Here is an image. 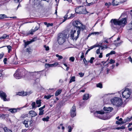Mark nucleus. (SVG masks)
I'll list each match as a JSON object with an SVG mask.
<instances>
[{
  "instance_id": "2f4dec72",
  "label": "nucleus",
  "mask_w": 132,
  "mask_h": 132,
  "mask_svg": "<svg viewBox=\"0 0 132 132\" xmlns=\"http://www.w3.org/2000/svg\"><path fill=\"white\" fill-rule=\"evenodd\" d=\"M49 119V117L47 116L46 118H43L42 120L43 121H47Z\"/></svg>"
},
{
  "instance_id": "09e8293b",
  "label": "nucleus",
  "mask_w": 132,
  "mask_h": 132,
  "mask_svg": "<svg viewBox=\"0 0 132 132\" xmlns=\"http://www.w3.org/2000/svg\"><path fill=\"white\" fill-rule=\"evenodd\" d=\"M75 59V58L73 57H71L70 58L69 60L72 62H73L74 61Z\"/></svg>"
},
{
  "instance_id": "de8ad7c7",
  "label": "nucleus",
  "mask_w": 132,
  "mask_h": 132,
  "mask_svg": "<svg viewBox=\"0 0 132 132\" xmlns=\"http://www.w3.org/2000/svg\"><path fill=\"white\" fill-rule=\"evenodd\" d=\"M4 55V54L3 52H2L0 54V60L3 57Z\"/></svg>"
},
{
  "instance_id": "052dcab7",
  "label": "nucleus",
  "mask_w": 132,
  "mask_h": 132,
  "mask_svg": "<svg viewBox=\"0 0 132 132\" xmlns=\"http://www.w3.org/2000/svg\"><path fill=\"white\" fill-rule=\"evenodd\" d=\"M27 117L26 115L23 114L21 116V117L22 118H25Z\"/></svg>"
},
{
  "instance_id": "a211bd4d",
  "label": "nucleus",
  "mask_w": 132,
  "mask_h": 132,
  "mask_svg": "<svg viewBox=\"0 0 132 132\" xmlns=\"http://www.w3.org/2000/svg\"><path fill=\"white\" fill-rule=\"evenodd\" d=\"M23 42H24V48H26L27 45L31 43L30 41L25 42V40H24Z\"/></svg>"
},
{
  "instance_id": "864d4df0",
  "label": "nucleus",
  "mask_w": 132,
  "mask_h": 132,
  "mask_svg": "<svg viewBox=\"0 0 132 132\" xmlns=\"http://www.w3.org/2000/svg\"><path fill=\"white\" fill-rule=\"evenodd\" d=\"M97 46H99L98 47H100L99 48H100V49H101V50H102L104 48V46H102L101 45H98Z\"/></svg>"
},
{
  "instance_id": "8fccbe9b",
  "label": "nucleus",
  "mask_w": 132,
  "mask_h": 132,
  "mask_svg": "<svg viewBox=\"0 0 132 132\" xmlns=\"http://www.w3.org/2000/svg\"><path fill=\"white\" fill-rule=\"evenodd\" d=\"M36 38H37L36 37H35L34 38H33L30 41V42H31V43L32 42H34V41H35L36 40Z\"/></svg>"
},
{
  "instance_id": "72a5a7b5",
  "label": "nucleus",
  "mask_w": 132,
  "mask_h": 132,
  "mask_svg": "<svg viewBox=\"0 0 132 132\" xmlns=\"http://www.w3.org/2000/svg\"><path fill=\"white\" fill-rule=\"evenodd\" d=\"M56 56L58 58V60H60V59L63 58L62 56L61 55H60L58 54H56Z\"/></svg>"
},
{
  "instance_id": "6e6d98bb",
  "label": "nucleus",
  "mask_w": 132,
  "mask_h": 132,
  "mask_svg": "<svg viewBox=\"0 0 132 132\" xmlns=\"http://www.w3.org/2000/svg\"><path fill=\"white\" fill-rule=\"evenodd\" d=\"M7 61V59L6 58L4 59L3 60V62L5 64H6V61Z\"/></svg>"
},
{
  "instance_id": "423d86ee",
  "label": "nucleus",
  "mask_w": 132,
  "mask_h": 132,
  "mask_svg": "<svg viewBox=\"0 0 132 132\" xmlns=\"http://www.w3.org/2000/svg\"><path fill=\"white\" fill-rule=\"evenodd\" d=\"M80 31L78 30L77 33L76 30H75L73 31L71 30L72 33L71 34V37L73 40H76L77 39L79 36Z\"/></svg>"
},
{
  "instance_id": "680f3d73",
  "label": "nucleus",
  "mask_w": 132,
  "mask_h": 132,
  "mask_svg": "<svg viewBox=\"0 0 132 132\" xmlns=\"http://www.w3.org/2000/svg\"><path fill=\"white\" fill-rule=\"evenodd\" d=\"M116 124H118V125L122 124H123L121 123V122H120L118 121H116Z\"/></svg>"
},
{
  "instance_id": "cd10ccee",
  "label": "nucleus",
  "mask_w": 132,
  "mask_h": 132,
  "mask_svg": "<svg viewBox=\"0 0 132 132\" xmlns=\"http://www.w3.org/2000/svg\"><path fill=\"white\" fill-rule=\"evenodd\" d=\"M75 77L73 76L71 77L69 81V83H70L72 82L75 81Z\"/></svg>"
},
{
  "instance_id": "7c9ffc66",
  "label": "nucleus",
  "mask_w": 132,
  "mask_h": 132,
  "mask_svg": "<svg viewBox=\"0 0 132 132\" xmlns=\"http://www.w3.org/2000/svg\"><path fill=\"white\" fill-rule=\"evenodd\" d=\"M96 87L100 88H102V85L101 83H99L96 84Z\"/></svg>"
},
{
  "instance_id": "774afa93",
  "label": "nucleus",
  "mask_w": 132,
  "mask_h": 132,
  "mask_svg": "<svg viewBox=\"0 0 132 132\" xmlns=\"http://www.w3.org/2000/svg\"><path fill=\"white\" fill-rule=\"evenodd\" d=\"M84 57V53L83 52L81 53V55L80 56V58L81 59H83Z\"/></svg>"
},
{
  "instance_id": "0eeeda50",
  "label": "nucleus",
  "mask_w": 132,
  "mask_h": 132,
  "mask_svg": "<svg viewBox=\"0 0 132 132\" xmlns=\"http://www.w3.org/2000/svg\"><path fill=\"white\" fill-rule=\"evenodd\" d=\"M75 11L76 13H77L83 14L86 13V12L85 8L81 6L76 8L75 9Z\"/></svg>"
},
{
  "instance_id": "b1692460",
  "label": "nucleus",
  "mask_w": 132,
  "mask_h": 132,
  "mask_svg": "<svg viewBox=\"0 0 132 132\" xmlns=\"http://www.w3.org/2000/svg\"><path fill=\"white\" fill-rule=\"evenodd\" d=\"M58 65V63L57 62H55L54 63L52 64H50V67H56Z\"/></svg>"
},
{
  "instance_id": "49530a36",
  "label": "nucleus",
  "mask_w": 132,
  "mask_h": 132,
  "mask_svg": "<svg viewBox=\"0 0 132 132\" xmlns=\"http://www.w3.org/2000/svg\"><path fill=\"white\" fill-rule=\"evenodd\" d=\"M36 105V103L35 102H32L31 105L32 106V108H35V105Z\"/></svg>"
},
{
  "instance_id": "393cba45",
  "label": "nucleus",
  "mask_w": 132,
  "mask_h": 132,
  "mask_svg": "<svg viewBox=\"0 0 132 132\" xmlns=\"http://www.w3.org/2000/svg\"><path fill=\"white\" fill-rule=\"evenodd\" d=\"M41 100H37L36 101V103L37 104H38V107H39L41 106Z\"/></svg>"
},
{
  "instance_id": "20e7f679",
  "label": "nucleus",
  "mask_w": 132,
  "mask_h": 132,
  "mask_svg": "<svg viewBox=\"0 0 132 132\" xmlns=\"http://www.w3.org/2000/svg\"><path fill=\"white\" fill-rule=\"evenodd\" d=\"M104 110L105 112H104L103 110H101L100 111H96L94 113V115L95 116H99L98 115L99 114H103L105 113H108L109 112H110L113 110V108L112 107H104Z\"/></svg>"
},
{
  "instance_id": "39448f33",
  "label": "nucleus",
  "mask_w": 132,
  "mask_h": 132,
  "mask_svg": "<svg viewBox=\"0 0 132 132\" xmlns=\"http://www.w3.org/2000/svg\"><path fill=\"white\" fill-rule=\"evenodd\" d=\"M131 93V89L128 88L125 89L123 92H122V97L126 99L130 97Z\"/></svg>"
},
{
  "instance_id": "0e129e2a",
  "label": "nucleus",
  "mask_w": 132,
  "mask_h": 132,
  "mask_svg": "<svg viewBox=\"0 0 132 132\" xmlns=\"http://www.w3.org/2000/svg\"><path fill=\"white\" fill-rule=\"evenodd\" d=\"M23 92H20L18 93L17 95H19V96L23 95Z\"/></svg>"
},
{
  "instance_id": "412c9836",
  "label": "nucleus",
  "mask_w": 132,
  "mask_h": 132,
  "mask_svg": "<svg viewBox=\"0 0 132 132\" xmlns=\"http://www.w3.org/2000/svg\"><path fill=\"white\" fill-rule=\"evenodd\" d=\"M32 92H23V96H25L27 95H29L30 94L32 93Z\"/></svg>"
},
{
  "instance_id": "ea45409f",
  "label": "nucleus",
  "mask_w": 132,
  "mask_h": 132,
  "mask_svg": "<svg viewBox=\"0 0 132 132\" xmlns=\"http://www.w3.org/2000/svg\"><path fill=\"white\" fill-rule=\"evenodd\" d=\"M75 14H71L70 16L68 18V19H72V18H73V17H75Z\"/></svg>"
},
{
  "instance_id": "aec40b11",
  "label": "nucleus",
  "mask_w": 132,
  "mask_h": 132,
  "mask_svg": "<svg viewBox=\"0 0 132 132\" xmlns=\"http://www.w3.org/2000/svg\"><path fill=\"white\" fill-rule=\"evenodd\" d=\"M32 50L30 47H29L26 50V52H28L29 54L31 53L32 52Z\"/></svg>"
},
{
  "instance_id": "f03ea898",
  "label": "nucleus",
  "mask_w": 132,
  "mask_h": 132,
  "mask_svg": "<svg viewBox=\"0 0 132 132\" xmlns=\"http://www.w3.org/2000/svg\"><path fill=\"white\" fill-rule=\"evenodd\" d=\"M112 104L116 106L119 107L122 104V99L117 97H114L111 100Z\"/></svg>"
},
{
  "instance_id": "c756f323",
  "label": "nucleus",
  "mask_w": 132,
  "mask_h": 132,
  "mask_svg": "<svg viewBox=\"0 0 132 132\" xmlns=\"http://www.w3.org/2000/svg\"><path fill=\"white\" fill-rule=\"evenodd\" d=\"M101 33V31H100V32H92V34L93 35H98L100 34Z\"/></svg>"
},
{
  "instance_id": "3c124183",
  "label": "nucleus",
  "mask_w": 132,
  "mask_h": 132,
  "mask_svg": "<svg viewBox=\"0 0 132 132\" xmlns=\"http://www.w3.org/2000/svg\"><path fill=\"white\" fill-rule=\"evenodd\" d=\"M44 47L45 48V50L46 51H48L49 50V47L48 46H46V45H44Z\"/></svg>"
},
{
  "instance_id": "a878e982",
  "label": "nucleus",
  "mask_w": 132,
  "mask_h": 132,
  "mask_svg": "<svg viewBox=\"0 0 132 132\" xmlns=\"http://www.w3.org/2000/svg\"><path fill=\"white\" fill-rule=\"evenodd\" d=\"M6 15L4 14H0V19L8 18Z\"/></svg>"
},
{
  "instance_id": "c85d7f7f",
  "label": "nucleus",
  "mask_w": 132,
  "mask_h": 132,
  "mask_svg": "<svg viewBox=\"0 0 132 132\" xmlns=\"http://www.w3.org/2000/svg\"><path fill=\"white\" fill-rule=\"evenodd\" d=\"M5 132H12V131L8 129L6 127H5L4 128Z\"/></svg>"
},
{
  "instance_id": "bf43d9fd",
  "label": "nucleus",
  "mask_w": 132,
  "mask_h": 132,
  "mask_svg": "<svg viewBox=\"0 0 132 132\" xmlns=\"http://www.w3.org/2000/svg\"><path fill=\"white\" fill-rule=\"evenodd\" d=\"M99 46H96V45H94V46H91V47H90V49L91 50V49H93V48L95 47H98Z\"/></svg>"
},
{
  "instance_id": "58836bf2",
  "label": "nucleus",
  "mask_w": 132,
  "mask_h": 132,
  "mask_svg": "<svg viewBox=\"0 0 132 132\" xmlns=\"http://www.w3.org/2000/svg\"><path fill=\"white\" fill-rule=\"evenodd\" d=\"M35 30L34 29H31L29 31V34H33V33L35 32Z\"/></svg>"
},
{
  "instance_id": "e433bc0d",
  "label": "nucleus",
  "mask_w": 132,
  "mask_h": 132,
  "mask_svg": "<svg viewBox=\"0 0 132 132\" xmlns=\"http://www.w3.org/2000/svg\"><path fill=\"white\" fill-rule=\"evenodd\" d=\"M125 128V127L124 126H122L120 127H118L116 128V129L118 130H119L120 129H124Z\"/></svg>"
},
{
  "instance_id": "4be33fe9",
  "label": "nucleus",
  "mask_w": 132,
  "mask_h": 132,
  "mask_svg": "<svg viewBox=\"0 0 132 132\" xmlns=\"http://www.w3.org/2000/svg\"><path fill=\"white\" fill-rule=\"evenodd\" d=\"M53 96V95H52L51 94H48L47 95L45 96L44 98L45 99H46L47 100H48Z\"/></svg>"
},
{
  "instance_id": "338daca9",
  "label": "nucleus",
  "mask_w": 132,
  "mask_h": 132,
  "mask_svg": "<svg viewBox=\"0 0 132 132\" xmlns=\"http://www.w3.org/2000/svg\"><path fill=\"white\" fill-rule=\"evenodd\" d=\"M79 74L81 77H82L84 75V74L82 72L79 73Z\"/></svg>"
},
{
  "instance_id": "13d9d810",
  "label": "nucleus",
  "mask_w": 132,
  "mask_h": 132,
  "mask_svg": "<svg viewBox=\"0 0 132 132\" xmlns=\"http://www.w3.org/2000/svg\"><path fill=\"white\" fill-rule=\"evenodd\" d=\"M110 55L114 54H116V52L114 51H111L110 53Z\"/></svg>"
},
{
  "instance_id": "bb28decb",
  "label": "nucleus",
  "mask_w": 132,
  "mask_h": 132,
  "mask_svg": "<svg viewBox=\"0 0 132 132\" xmlns=\"http://www.w3.org/2000/svg\"><path fill=\"white\" fill-rule=\"evenodd\" d=\"M28 121L27 120H24L23 122V124L25 125L26 127L28 128L29 127V125H28Z\"/></svg>"
},
{
  "instance_id": "5fc2aeb1",
  "label": "nucleus",
  "mask_w": 132,
  "mask_h": 132,
  "mask_svg": "<svg viewBox=\"0 0 132 132\" xmlns=\"http://www.w3.org/2000/svg\"><path fill=\"white\" fill-rule=\"evenodd\" d=\"M53 23H48V24H47V27H48L50 26H53Z\"/></svg>"
},
{
  "instance_id": "dca6fc26",
  "label": "nucleus",
  "mask_w": 132,
  "mask_h": 132,
  "mask_svg": "<svg viewBox=\"0 0 132 132\" xmlns=\"http://www.w3.org/2000/svg\"><path fill=\"white\" fill-rule=\"evenodd\" d=\"M132 119V117H131L130 118H128V117L125 119L123 120L121 122L122 124H124L126 123L127 122L131 121Z\"/></svg>"
},
{
  "instance_id": "f3484780",
  "label": "nucleus",
  "mask_w": 132,
  "mask_h": 132,
  "mask_svg": "<svg viewBox=\"0 0 132 132\" xmlns=\"http://www.w3.org/2000/svg\"><path fill=\"white\" fill-rule=\"evenodd\" d=\"M120 2H117L115 1V0H113L112 2V4L113 6H117L119 4Z\"/></svg>"
},
{
  "instance_id": "a19ab883",
  "label": "nucleus",
  "mask_w": 132,
  "mask_h": 132,
  "mask_svg": "<svg viewBox=\"0 0 132 132\" xmlns=\"http://www.w3.org/2000/svg\"><path fill=\"white\" fill-rule=\"evenodd\" d=\"M68 128L69 129L68 132H71L72 129V128L70 126H69Z\"/></svg>"
},
{
  "instance_id": "603ef678",
  "label": "nucleus",
  "mask_w": 132,
  "mask_h": 132,
  "mask_svg": "<svg viewBox=\"0 0 132 132\" xmlns=\"http://www.w3.org/2000/svg\"><path fill=\"white\" fill-rule=\"evenodd\" d=\"M115 62V61L114 60H113L112 59H111L109 63L110 64H112L114 63Z\"/></svg>"
},
{
  "instance_id": "6e6552de",
  "label": "nucleus",
  "mask_w": 132,
  "mask_h": 132,
  "mask_svg": "<svg viewBox=\"0 0 132 132\" xmlns=\"http://www.w3.org/2000/svg\"><path fill=\"white\" fill-rule=\"evenodd\" d=\"M73 25L77 28L78 30L81 31L80 27L81 25V23L79 21H76L73 22Z\"/></svg>"
},
{
  "instance_id": "4d7b16f0",
  "label": "nucleus",
  "mask_w": 132,
  "mask_h": 132,
  "mask_svg": "<svg viewBox=\"0 0 132 132\" xmlns=\"http://www.w3.org/2000/svg\"><path fill=\"white\" fill-rule=\"evenodd\" d=\"M45 105H44L43 107H41L39 109V110H42L45 108Z\"/></svg>"
},
{
  "instance_id": "473e14b6",
  "label": "nucleus",
  "mask_w": 132,
  "mask_h": 132,
  "mask_svg": "<svg viewBox=\"0 0 132 132\" xmlns=\"http://www.w3.org/2000/svg\"><path fill=\"white\" fill-rule=\"evenodd\" d=\"M83 61L85 66H87L88 65L87 62L85 58L83 59Z\"/></svg>"
},
{
  "instance_id": "e2e57ef3",
  "label": "nucleus",
  "mask_w": 132,
  "mask_h": 132,
  "mask_svg": "<svg viewBox=\"0 0 132 132\" xmlns=\"http://www.w3.org/2000/svg\"><path fill=\"white\" fill-rule=\"evenodd\" d=\"M45 67L46 68L50 67V64H45Z\"/></svg>"
},
{
  "instance_id": "9d476101",
  "label": "nucleus",
  "mask_w": 132,
  "mask_h": 132,
  "mask_svg": "<svg viewBox=\"0 0 132 132\" xmlns=\"http://www.w3.org/2000/svg\"><path fill=\"white\" fill-rule=\"evenodd\" d=\"M14 76L17 79H20L23 76L20 72L16 71L14 75Z\"/></svg>"
},
{
  "instance_id": "79ce46f5",
  "label": "nucleus",
  "mask_w": 132,
  "mask_h": 132,
  "mask_svg": "<svg viewBox=\"0 0 132 132\" xmlns=\"http://www.w3.org/2000/svg\"><path fill=\"white\" fill-rule=\"evenodd\" d=\"M39 111H40L39 113V115H43L44 114V110Z\"/></svg>"
},
{
  "instance_id": "f704fd0d",
  "label": "nucleus",
  "mask_w": 132,
  "mask_h": 132,
  "mask_svg": "<svg viewBox=\"0 0 132 132\" xmlns=\"http://www.w3.org/2000/svg\"><path fill=\"white\" fill-rule=\"evenodd\" d=\"M80 28H81V30H82V31L84 29H85V26L84 25H83L81 24V26L80 27Z\"/></svg>"
},
{
  "instance_id": "69168bd1",
  "label": "nucleus",
  "mask_w": 132,
  "mask_h": 132,
  "mask_svg": "<svg viewBox=\"0 0 132 132\" xmlns=\"http://www.w3.org/2000/svg\"><path fill=\"white\" fill-rule=\"evenodd\" d=\"M100 48H99V49L97 50H96V53L97 54H98L100 53Z\"/></svg>"
},
{
  "instance_id": "4468645a",
  "label": "nucleus",
  "mask_w": 132,
  "mask_h": 132,
  "mask_svg": "<svg viewBox=\"0 0 132 132\" xmlns=\"http://www.w3.org/2000/svg\"><path fill=\"white\" fill-rule=\"evenodd\" d=\"M9 35L6 34L3 35L2 36L0 37V40L3 39L4 40L6 39H9Z\"/></svg>"
},
{
  "instance_id": "c9c22d12",
  "label": "nucleus",
  "mask_w": 132,
  "mask_h": 132,
  "mask_svg": "<svg viewBox=\"0 0 132 132\" xmlns=\"http://www.w3.org/2000/svg\"><path fill=\"white\" fill-rule=\"evenodd\" d=\"M7 46L8 49V53H9L10 51L11 50L12 47L10 45H8Z\"/></svg>"
},
{
  "instance_id": "6ab92c4d",
  "label": "nucleus",
  "mask_w": 132,
  "mask_h": 132,
  "mask_svg": "<svg viewBox=\"0 0 132 132\" xmlns=\"http://www.w3.org/2000/svg\"><path fill=\"white\" fill-rule=\"evenodd\" d=\"M89 97V94H86L84 95L83 99L84 100H87Z\"/></svg>"
},
{
  "instance_id": "f8f14e48",
  "label": "nucleus",
  "mask_w": 132,
  "mask_h": 132,
  "mask_svg": "<svg viewBox=\"0 0 132 132\" xmlns=\"http://www.w3.org/2000/svg\"><path fill=\"white\" fill-rule=\"evenodd\" d=\"M21 108H11L9 109V111L11 113H14L17 112L18 110H20Z\"/></svg>"
},
{
  "instance_id": "5701e85b",
  "label": "nucleus",
  "mask_w": 132,
  "mask_h": 132,
  "mask_svg": "<svg viewBox=\"0 0 132 132\" xmlns=\"http://www.w3.org/2000/svg\"><path fill=\"white\" fill-rule=\"evenodd\" d=\"M62 92L61 90H57L55 94V96H57L59 95Z\"/></svg>"
},
{
  "instance_id": "9b49d317",
  "label": "nucleus",
  "mask_w": 132,
  "mask_h": 132,
  "mask_svg": "<svg viewBox=\"0 0 132 132\" xmlns=\"http://www.w3.org/2000/svg\"><path fill=\"white\" fill-rule=\"evenodd\" d=\"M0 96L4 101H6V98L7 96L6 94L3 91H0Z\"/></svg>"
},
{
  "instance_id": "a18cd8bd",
  "label": "nucleus",
  "mask_w": 132,
  "mask_h": 132,
  "mask_svg": "<svg viewBox=\"0 0 132 132\" xmlns=\"http://www.w3.org/2000/svg\"><path fill=\"white\" fill-rule=\"evenodd\" d=\"M100 119H103V120H105L107 119V118L106 117H102L101 116L99 117Z\"/></svg>"
},
{
  "instance_id": "4c0bfd02",
  "label": "nucleus",
  "mask_w": 132,
  "mask_h": 132,
  "mask_svg": "<svg viewBox=\"0 0 132 132\" xmlns=\"http://www.w3.org/2000/svg\"><path fill=\"white\" fill-rule=\"evenodd\" d=\"M94 59V58L92 57L91 58L90 60L88 61V62H90L91 63H92L93 62V60Z\"/></svg>"
},
{
  "instance_id": "1a4fd4ad",
  "label": "nucleus",
  "mask_w": 132,
  "mask_h": 132,
  "mask_svg": "<svg viewBox=\"0 0 132 132\" xmlns=\"http://www.w3.org/2000/svg\"><path fill=\"white\" fill-rule=\"evenodd\" d=\"M70 113L71 117H73L76 115V107L74 105L71 109Z\"/></svg>"
},
{
  "instance_id": "7ed1b4c3",
  "label": "nucleus",
  "mask_w": 132,
  "mask_h": 132,
  "mask_svg": "<svg viewBox=\"0 0 132 132\" xmlns=\"http://www.w3.org/2000/svg\"><path fill=\"white\" fill-rule=\"evenodd\" d=\"M67 35L64 33L59 34L58 35L57 38V41L60 45L62 44L65 41Z\"/></svg>"
},
{
  "instance_id": "37998d69",
  "label": "nucleus",
  "mask_w": 132,
  "mask_h": 132,
  "mask_svg": "<svg viewBox=\"0 0 132 132\" xmlns=\"http://www.w3.org/2000/svg\"><path fill=\"white\" fill-rule=\"evenodd\" d=\"M113 36H112L111 37L109 38H107L106 39H105V40H104L103 42L104 43H108V39H110L112 37H113Z\"/></svg>"
},
{
  "instance_id": "ddd939ff",
  "label": "nucleus",
  "mask_w": 132,
  "mask_h": 132,
  "mask_svg": "<svg viewBox=\"0 0 132 132\" xmlns=\"http://www.w3.org/2000/svg\"><path fill=\"white\" fill-rule=\"evenodd\" d=\"M29 113L32 117H35L37 114L35 111L33 110L30 111Z\"/></svg>"
},
{
  "instance_id": "f257e3e1",
  "label": "nucleus",
  "mask_w": 132,
  "mask_h": 132,
  "mask_svg": "<svg viewBox=\"0 0 132 132\" xmlns=\"http://www.w3.org/2000/svg\"><path fill=\"white\" fill-rule=\"evenodd\" d=\"M112 21L113 24H112V25L113 26V25L116 26L118 25L124 26L127 22L126 18H123L120 20L116 19H112L111 20V22H112Z\"/></svg>"
},
{
  "instance_id": "c03bdc74",
  "label": "nucleus",
  "mask_w": 132,
  "mask_h": 132,
  "mask_svg": "<svg viewBox=\"0 0 132 132\" xmlns=\"http://www.w3.org/2000/svg\"><path fill=\"white\" fill-rule=\"evenodd\" d=\"M14 2L16 3H20V2H21L23 0H13Z\"/></svg>"
},
{
  "instance_id": "2eb2a0df",
  "label": "nucleus",
  "mask_w": 132,
  "mask_h": 132,
  "mask_svg": "<svg viewBox=\"0 0 132 132\" xmlns=\"http://www.w3.org/2000/svg\"><path fill=\"white\" fill-rule=\"evenodd\" d=\"M42 71H39L31 72L30 74L31 75H32L33 76H36L38 74L41 75L42 73Z\"/></svg>"
}]
</instances>
